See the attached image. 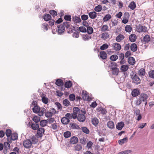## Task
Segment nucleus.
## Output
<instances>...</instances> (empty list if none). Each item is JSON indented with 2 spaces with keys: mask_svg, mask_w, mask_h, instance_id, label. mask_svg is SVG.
I'll return each mask as SVG.
<instances>
[{
  "mask_svg": "<svg viewBox=\"0 0 154 154\" xmlns=\"http://www.w3.org/2000/svg\"><path fill=\"white\" fill-rule=\"evenodd\" d=\"M73 119H76L77 117V115L81 113H84V114H86V112L85 111H83L80 110L78 107H75L73 109Z\"/></svg>",
  "mask_w": 154,
  "mask_h": 154,
  "instance_id": "f257e3e1",
  "label": "nucleus"
},
{
  "mask_svg": "<svg viewBox=\"0 0 154 154\" xmlns=\"http://www.w3.org/2000/svg\"><path fill=\"white\" fill-rule=\"evenodd\" d=\"M136 31L139 32H145L147 31V28L146 27L140 24L136 25Z\"/></svg>",
  "mask_w": 154,
  "mask_h": 154,
  "instance_id": "f03ea898",
  "label": "nucleus"
},
{
  "mask_svg": "<svg viewBox=\"0 0 154 154\" xmlns=\"http://www.w3.org/2000/svg\"><path fill=\"white\" fill-rule=\"evenodd\" d=\"M56 111L54 108H52L45 113V116L46 117L50 118L52 117L54 114L56 113Z\"/></svg>",
  "mask_w": 154,
  "mask_h": 154,
  "instance_id": "7ed1b4c3",
  "label": "nucleus"
},
{
  "mask_svg": "<svg viewBox=\"0 0 154 154\" xmlns=\"http://www.w3.org/2000/svg\"><path fill=\"white\" fill-rule=\"evenodd\" d=\"M23 144L24 147L27 149L30 148L32 145L31 140L29 139L24 140L23 142Z\"/></svg>",
  "mask_w": 154,
  "mask_h": 154,
  "instance_id": "20e7f679",
  "label": "nucleus"
},
{
  "mask_svg": "<svg viewBox=\"0 0 154 154\" xmlns=\"http://www.w3.org/2000/svg\"><path fill=\"white\" fill-rule=\"evenodd\" d=\"M131 78L132 79L133 82L136 83V84H139L140 82V80L138 76L136 74H134L131 75Z\"/></svg>",
  "mask_w": 154,
  "mask_h": 154,
  "instance_id": "39448f33",
  "label": "nucleus"
},
{
  "mask_svg": "<svg viewBox=\"0 0 154 154\" xmlns=\"http://www.w3.org/2000/svg\"><path fill=\"white\" fill-rule=\"evenodd\" d=\"M82 97L85 100L89 101L91 100V98L89 96L88 93L86 91H83Z\"/></svg>",
  "mask_w": 154,
  "mask_h": 154,
  "instance_id": "423d86ee",
  "label": "nucleus"
},
{
  "mask_svg": "<svg viewBox=\"0 0 154 154\" xmlns=\"http://www.w3.org/2000/svg\"><path fill=\"white\" fill-rule=\"evenodd\" d=\"M84 113H80L77 116V119L80 122H84L85 121L86 117Z\"/></svg>",
  "mask_w": 154,
  "mask_h": 154,
  "instance_id": "0eeeda50",
  "label": "nucleus"
},
{
  "mask_svg": "<svg viewBox=\"0 0 154 154\" xmlns=\"http://www.w3.org/2000/svg\"><path fill=\"white\" fill-rule=\"evenodd\" d=\"M57 32L58 34L61 35L64 32L65 29L63 25H60L59 26H57Z\"/></svg>",
  "mask_w": 154,
  "mask_h": 154,
  "instance_id": "6e6552de",
  "label": "nucleus"
},
{
  "mask_svg": "<svg viewBox=\"0 0 154 154\" xmlns=\"http://www.w3.org/2000/svg\"><path fill=\"white\" fill-rule=\"evenodd\" d=\"M45 130L43 128H39L37 131V134L39 137H42L44 134Z\"/></svg>",
  "mask_w": 154,
  "mask_h": 154,
  "instance_id": "1a4fd4ad",
  "label": "nucleus"
},
{
  "mask_svg": "<svg viewBox=\"0 0 154 154\" xmlns=\"http://www.w3.org/2000/svg\"><path fill=\"white\" fill-rule=\"evenodd\" d=\"M112 47L113 48V49L116 51H119L121 49V45L119 43H117L113 44Z\"/></svg>",
  "mask_w": 154,
  "mask_h": 154,
  "instance_id": "9d476101",
  "label": "nucleus"
},
{
  "mask_svg": "<svg viewBox=\"0 0 154 154\" xmlns=\"http://www.w3.org/2000/svg\"><path fill=\"white\" fill-rule=\"evenodd\" d=\"M125 18H123L122 22L126 24L128 21V19L129 17V15L128 13H125Z\"/></svg>",
  "mask_w": 154,
  "mask_h": 154,
  "instance_id": "9b49d317",
  "label": "nucleus"
},
{
  "mask_svg": "<svg viewBox=\"0 0 154 154\" xmlns=\"http://www.w3.org/2000/svg\"><path fill=\"white\" fill-rule=\"evenodd\" d=\"M139 94V90L137 88L134 89L131 92L132 95L134 97H135L137 96Z\"/></svg>",
  "mask_w": 154,
  "mask_h": 154,
  "instance_id": "f8f14e48",
  "label": "nucleus"
},
{
  "mask_svg": "<svg viewBox=\"0 0 154 154\" xmlns=\"http://www.w3.org/2000/svg\"><path fill=\"white\" fill-rule=\"evenodd\" d=\"M125 125L124 122H120L117 123L116 125V128L119 130H121Z\"/></svg>",
  "mask_w": 154,
  "mask_h": 154,
  "instance_id": "ddd939ff",
  "label": "nucleus"
},
{
  "mask_svg": "<svg viewBox=\"0 0 154 154\" xmlns=\"http://www.w3.org/2000/svg\"><path fill=\"white\" fill-rule=\"evenodd\" d=\"M100 56L102 59H106L107 57L106 53L104 51H101L100 52Z\"/></svg>",
  "mask_w": 154,
  "mask_h": 154,
  "instance_id": "4468645a",
  "label": "nucleus"
},
{
  "mask_svg": "<svg viewBox=\"0 0 154 154\" xmlns=\"http://www.w3.org/2000/svg\"><path fill=\"white\" fill-rule=\"evenodd\" d=\"M107 125L108 128L111 129H113L114 128V123L112 121H109L108 122Z\"/></svg>",
  "mask_w": 154,
  "mask_h": 154,
  "instance_id": "2eb2a0df",
  "label": "nucleus"
},
{
  "mask_svg": "<svg viewBox=\"0 0 154 154\" xmlns=\"http://www.w3.org/2000/svg\"><path fill=\"white\" fill-rule=\"evenodd\" d=\"M89 17L92 19H94L97 17V13L95 11L90 12L88 14Z\"/></svg>",
  "mask_w": 154,
  "mask_h": 154,
  "instance_id": "dca6fc26",
  "label": "nucleus"
},
{
  "mask_svg": "<svg viewBox=\"0 0 154 154\" xmlns=\"http://www.w3.org/2000/svg\"><path fill=\"white\" fill-rule=\"evenodd\" d=\"M128 62L131 65H133L135 63V61L134 57H130L128 59Z\"/></svg>",
  "mask_w": 154,
  "mask_h": 154,
  "instance_id": "f3484780",
  "label": "nucleus"
},
{
  "mask_svg": "<svg viewBox=\"0 0 154 154\" xmlns=\"http://www.w3.org/2000/svg\"><path fill=\"white\" fill-rule=\"evenodd\" d=\"M141 101H146L147 98V96L146 94H141L140 97L139 98Z\"/></svg>",
  "mask_w": 154,
  "mask_h": 154,
  "instance_id": "a211bd4d",
  "label": "nucleus"
},
{
  "mask_svg": "<svg viewBox=\"0 0 154 154\" xmlns=\"http://www.w3.org/2000/svg\"><path fill=\"white\" fill-rule=\"evenodd\" d=\"M109 37V34L108 32H105L101 34V38L104 40H106Z\"/></svg>",
  "mask_w": 154,
  "mask_h": 154,
  "instance_id": "6ab92c4d",
  "label": "nucleus"
},
{
  "mask_svg": "<svg viewBox=\"0 0 154 154\" xmlns=\"http://www.w3.org/2000/svg\"><path fill=\"white\" fill-rule=\"evenodd\" d=\"M129 39L131 42H134L136 40L137 36L135 34H131L130 35Z\"/></svg>",
  "mask_w": 154,
  "mask_h": 154,
  "instance_id": "aec40b11",
  "label": "nucleus"
},
{
  "mask_svg": "<svg viewBox=\"0 0 154 154\" xmlns=\"http://www.w3.org/2000/svg\"><path fill=\"white\" fill-rule=\"evenodd\" d=\"M31 126V128L33 130H37L38 128L39 125L37 123L32 122Z\"/></svg>",
  "mask_w": 154,
  "mask_h": 154,
  "instance_id": "412c9836",
  "label": "nucleus"
},
{
  "mask_svg": "<svg viewBox=\"0 0 154 154\" xmlns=\"http://www.w3.org/2000/svg\"><path fill=\"white\" fill-rule=\"evenodd\" d=\"M129 68L128 65H122L121 66L120 69L122 72H125L127 71Z\"/></svg>",
  "mask_w": 154,
  "mask_h": 154,
  "instance_id": "4be33fe9",
  "label": "nucleus"
},
{
  "mask_svg": "<svg viewBox=\"0 0 154 154\" xmlns=\"http://www.w3.org/2000/svg\"><path fill=\"white\" fill-rule=\"evenodd\" d=\"M45 95L44 94H42V95L41 96L42 100L44 103L46 104L48 102V99L47 97L45 96Z\"/></svg>",
  "mask_w": 154,
  "mask_h": 154,
  "instance_id": "5701e85b",
  "label": "nucleus"
},
{
  "mask_svg": "<svg viewBox=\"0 0 154 154\" xmlns=\"http://www.w3.org/2000/svg\"><path fill=\"white\" fill-rule=\"evenodd\" d=\"M61 121L63 124L66 125L69 122V120L68 118L64 117L62 119Z\"/></svg>",
  "mask_w": 154,
  "mask_h": 154,
  "instance_id": "b1692460",
  "label": "nucleus"
},
{
  "mask_svg": "<svg viewBox=\"0 0 154 154\" xmlns=\"http://www.w3.org/2000/svg\"><path fill=\"white\" fill-rule=\"evenodd\" d=\"M61 25L63 26V27L64 28L66 27L67 29H70L71 27L70 23L66 21L63 23V24Z\"/></svg>",
  "mask_w": 154,
  "mask_h": 154,
  "instance_id": "393cba45",
  "label": "nucleus"
},
{
  "mask_svg": "<svg viewBox=\"0 0 154 154\" xmlns=\"http://www.w3.org/2000/svg\"><path fill=\"white\" fill-rule=\"evenodd\" d=\"M29 140H31L32 144H36L38 142V139L35 136H33L32 137L30 138Z\"/></svg>",
  "mask_w": 154,
  "mask_h": 154,
  "instance_id": "a878e982",
  "label": "nucleus"
},
{
  "mask_svg": "<svg viewBox=\"0 0 154 154\" xmlns=\"http://www.w3.org/2000/svg\"><path fill=\"white\" fill-rule=\"evenodd\" d=\"M128 138L127 137H126L122 139L119 140L118 142L120 145H122L123 144L127 142L128 141Z\"/></svg>",
  "mask_w": 154,
  "mask_h": 154,
  "instance_id": "bb28decb",
  "label": "nucleus"
},
{
  "mask_svg": "<svg viewBox=\"0 0 154 154\" xmlns=\"http://www.w3.org/2000/svg\"><path fill=\"white\" fill-rule=\"evenodd\" d=\"M130 48L132 51H136L137 48V45L135 43L132 44L130 46Z\"/></svg>",
  "mask_w": 154,
  "mask_h": 154,
  "instance_id": "cd10ccee",
  "label": "nucleus"
},
{
  "mask_svg": "<svg viewBox=\"0 0 154 154\" xmlns=\"http://www.w3.org/2000/svg\"><path fill=\"white\" fill-rule=\"evenodd\" d=\"M125 38V36L121 34L119 35L116 38V40L117 42H120L123 40Z\"/></svg>",
  "mask_w": 154,
  "mask_h": 154,
  "instance_id": "c85d7f7f",
  "label": "nucleus"
},
{
  "mask_svg": "<svg viewBox=\"0 0 154 154\" xmlns=\"http://www.w3.org/2000/svg\"><path fill=\"white\" fill-rule=\"evenodd\" d=\"M9 138L12 140H16L18 138L17 134L16 133H14L13 134H12Z\"/></svg>",
  "mask_w": 154,
  "mask_h": 154,
  "instance_id": "c756f323",
  "label": "nucleus"
},
{
  "mask_svg": "<svg viewBox=\"0 0 154 154\" xmlns=\"http://www.w3.org/2000/svg\"><path fill=\"white\" fill-rule=\"evenodd\" d=\"M78 141V138L76 137H72L70 139V142L72 144H75Z\"/></svg>",
  "mask_w": 154,
  "mask_h": 154,
  "instance_id": "7c9ffc66",
  "label": "nucleus"
},
{
  "mask_svg": "<svg viewBox=\"0 0 154 154\" xmlns=\"http://www.w3.org/2000/svg\"><path fill=\"white\" fill-rule=\"evenodd\" d=\"M46 111V109L44 108H40V111L38 113V115L40 116H42L44 113L45 114Z\"/></svg>",
  "mask_w": 154,
  "mask_h": 154,
  "instance_id": "2f4dec72",
  "label": "nucleus"
},
{
  "mask_svg": "<svg viewBox=\"0 0 154 154\" xmlns=\"http://www.w3.org/2000/svg\"><path fill=\"white\" fill-rule=\"evenodd\" d=\"M112 72L113 75H117L119 73V69L116 67L113 69H112Z\"/></svg>",
  "mask_w": 154,
  "mask_h": 154,
  "instance_id": "473e14b6",
  "label": "nucleus"
},
{
  "mask_svg": "<svg viewBox=\"0 0 154 154\" xmlns=\"http://www.w3.org/2000/svg\"><path fill=\"white\" fill-rule=\"evenodd\" d=\"M128 7L132 10H134L136 7L135 3L134 2H132L129 5Z\"/></svg>",
  "mask_w": 154,
  "mask_h": 154,
  "instance_id": "72a5a7b5",
  "label": "nucleus"
},
{
  "mask_svg": "<svg viewBox=\"0 0 154 154\" xmlns=\"http://www.w3.org/2000/svg\"><path fill=\"white\" fill-rule=\"evenodd\" d=\"M72 20L74 22L76 23H80L81 21V19L80 17L77 16L73 17Z\"/></svg>",
  "mask_w": 154,
  "mask_h": 154,
  "instance_id": "f704fd0d",
  "label": "nucleus"
},
{
  "mask_svg": "<svg viewBox=\"0 0 154 154\" xmlns=\"http://www.w3.org/2000/svg\"><path fill=\"white\" fill-rule=\"evenodd\" d=\"M145 74V70L144 69L141 68L139 71V75L140 76H144Z\"/></svg>",
  "mask_w": 154,
  "mask_h": 154,
  "instance_id": "c9c22d12",
  "label": "nucleus"
},
{
  "mask_svg": "<svg viewBox=\"0 0 154 154\" xmlns=\"http://www.w3.org/2000/svg\"><path fill=\"white\" fill-rule=\"evenodd\" d=\"M56 84L58 86H62L63 85V82L62 80L58 79L56 81Z\"/></svg>",
  "mask_w": 154,
  "mask_h": 154,
  "instance_id": "e433bc0d",
  "label": "nucleus"
},
{
  "mask_svg": "<svg viewBox=\"0 0 154 154\" xmlns=\"http://www.w3.org/2000/svg\"><path fill=\"white\" fill-rule=\"evenodd\" d=\"M40 107L37 106H34V107L32 108L33 111V112L35 113H38L40 111Z\"/></svg>",
  "mask_w": 154,
  "mask_h": 154,
  "instance_id": "4c0bfd02",
  "label": "nucleus"
},
{
  "mask_svg": "<svg viewBox=\"0 0 154 154\" xmlns=\"http://www.w3.org/2000/svg\"><path fill=\"white\" fill-rule=\"evenodd\" d=\"M51 18V16L48 14H45L44 16V19L46 21L50 20Z\"/></svg>",
  "mask_w": 154,
  "mask_h": 154,
  "instance_id": "58836bf2",
  "label": "nucleus"
},
{
  "mask_svg": "<svg viewBox=\"0 0 154 154\" xmlns=\"http://www.w3.org/2000/svg\"><path fill=\"white\" fill-rule=\"evenodd\" d=\"M72 85V83L70 81L66 82L64 84L65 87L67 88H70Z\"/></svg>",
  "mask_w": 154,
  "mask_h": 154,
  "instance_id": "ea45409f",
  "label": "nucleus"
},
{
  "mask_svg": "<svg viewBox=\"0 0 154 154\" xmlns=\"http://www.w3.org/2000/svg\"><path fill=\"white\" fill-rule=\"evenodd\" d=\"M91 122L92 124L95 126L97 125L99 122L98 119L96 118L92 119Z\"/></svg>",
  "mask_w": 154,
  "mask_h": 154,
  "instance_id": "a19ab883",
  "label": "nucleus"
},
{
  "mask_svg": "<svg viewBox=\"0 0 154 154\" xmlns=\"http://www.w3.org/2000/svg\"><path fill=\"white\" fill-rule=\"evenodd\" d=\"M118 58V57L117 55L114 54L111 56L110 57V59L112 61H116Z\"/></svg>",
  "mask_w": 154,
  "mask_h": 154,
  "instance_id": "79ce46f5",
  "label": "nucleus"
},
{
  "mask_svg": "<svg viewBox=\"0 0 154 154\" xmlns=\"http://www.w3.org/2000/svg\"><path fill=\"white\" fill-rule=\"evenodd\" d=\"M71 135V132L69 131L65 132L63 134V135L66 138L70 137Z\"/></svg>",
  "mask_w": 154,
  "mask_h": 154,
  "instance_id": "37998d69",
  "label": "nucleus"
},
{
  "mask_svg": "<svg viewBox=\"0 0 154 154\" xmlns=\"http://www.w3.org/2000/svg\"><path fill=\"white\" fill-rule=\"evenodd\" d=\"M111 18V16L110 14H107L103 18V20L104 21H108Z\"/></svg>",
  "mask_w": 154,
  "mask_h": 154,
  "instance_id": "c03bdc74",
  "label": "nucleus"
},
{
  "mask_svg": "<svg viewBox=\"0 0 154 154\" xmlns=\"http://www.w3.org/2000/svg\"><path fill=\"white\" fill-rule=\"evenodd\" d=\"M82 37L83 40L85 41L88 40L91 38V37L87 34L83 35Z\"/></svg>",
  "mask_w": 154,
  "mask_h": 154,
  "instance_id": "a18cd8bd",
  "label": "nucleus"
},
{
  "mask_svg": "<svg viewBox=\"0 0 154 154\" xmlns=\"http://www.w3.org/2000/svg\"><path fill=\"white\" fill-rule=\"evenodd\" d=\"M102 7L101 5H99L95 7L94 8V10L97 12L100 11L102 10Z\"/></svg>",
  "mask_w": 154,
  "mask_h": 154,
  "instance_id": "49530a36",
  "label": "nucleus"
},
{
  "mask_svg": "<svg viewBox=\"0 0 154 154\" xmlns=\"http://www.w3.org/2000/svg\"><path fill=\"white\" fill-rule=\"evenodd\" d=\"M48 121L46 120H42L40 122V125L42 127H44L46 126Z\"/></svg>",
  "mask_w": 154,
  "mask_h": 154,
  "instance_id": "de8ad7c7",
  "label": "nucleus"
},
{
  "mask_svg": "<svg viewBox=\"0 0 154 154\" xmlns=\"http://www.w3.org/2000/svg\"><path fill=\"white\" fill-rule=\"evenodd\" d=\"M125 30L126 32H130L132 30V27L129 25H127L126 26Z\"/></svg>",
  "mask_w": 154,
  "mask_h": 154,
  "instance_id": "09e8293b",
  "label": "nucleus"
},
{
  "mask_svg": "<svg viewBox=\"0 0 154 154\" xmlns=\"http://www.w3.org/2000/svg\"><path fill=\"white\" fill-rule=\"evenodd\" d=\"M32 119L35 123H37L40 121V117L37 116H34Z\"/></svg>",
  "mask_w": 154,
  "mask_h": 154,
  "instance_id": "8fccbe9b",
  "label": "nucleus"
},
{
  "mask_svg": "<svg viewBox=\"0 0 154 154\" xmlns=\"http://www.w3.org/2000/svg\"><path fill=\"white\" fill-rule=\"evenodd\" d=\"M87 32L88 34H91L93 32V29L91 26H88L87 28Z\"/></svg>",
  "mask_w": 154,
  "mask_h": 154,
  "instance_id": "3c124183",
  "label": "nucleus"
},
{
  "mask_svg": "<svg viewBox=\"0 0 154 154\" xmlns=\"http://www.w3.org/2000/svg\"><path fill=\"white\" fill-rule=\"evenodd\" d=\"M82 147L80 144H77L74 147L75 149L77 151H79L82 149Z\"/></svg>",
  "mask_w": 154,
  "mask_h": 154,
  "instance_id": "603ef678",
  "label": "nucleus"
},
{
  "mask_svg": "<svg viewBox=\"0 0 154 154\" xmlns=\"http://www.w3.org/2000/svg\"><path fill=\"white\" fill-rule=\"evenodd\" d=\"M82 131L87 134L89 133V131L86 127H82Z\"/></svg>",
  "mask_w": 154,
  "mask_h": 154,
  "instance_id": "864d4df0",
  "label": "nucleus"
},
{
  "mask_svg": "<svg viewBox=\"0 0 154 154\" xmlns=\"http://www.w3.org/2000/svg\"><path fill=\"white\" fill-rule=\"evenodd\" d=\"M108 47L109 46L107 44H104L100 46V49L101 50H104L108 48Z\"/></svg>",
  "mask_w": 154,
  "mask_h": 154,
  "instance_id": "5fc2aeb1",
  "label": "nucleus"
},
{
  "mask_svg": "<svg viewBox=\"0 0 154 154\" xmlns=\"http://www.w3.org/2000/svg\"><path fill=\"white\" fill-rule=\"evenodd\" d=\"M150 38L149 36L148 35H146L143 38L144 41L146 42H148L150 40Z\"/></svg>",
  "mask_w": 154,
  "mask_h": 154,
  "instance_id": "6e6d98bb",
  "label": "nucleus"
},
{
  "mask_svg": "<svg viewBox=\"0 0 154 154\" xmlns=\"http://www.w3.org/2000/svg\"><path fill=\"white\" fill-rule=\"evenodd\" d=\"M49 13L54 17L56 16L57 15V12L53 10H51L49 11Z\"/></svg>",
  "mask_w": 154,
  "mask_h": 154,
  "instance_id": "4d7b16f0",
  "label": "nucleus"
},
{
  "mask_svg": "<svg viewBox=\"0 0 154 154\" xmlns=\"http://www.w3.org/2000/svg\"><path fill=\"white\" fill-rule=\"evenodd\" d=\"M6 134L8 139V138L10 137L12 134L11 131L10 129L7 130L6 131Z\"/></svg>",
  "mask_w": 154,
  "mask_h": 154,
  "instance_id": "13d9d810",
  "label": "nucleus"
},
{
  "mask_svg": "<svg viewBox=\"0 0 154 154\" xmlns=\"http://www.w3.org/2000/svg\"><path fill=\"white\" fill-rule=\"evenodd\" d=\"M63 105L65 106H67L70 105V102L69 100L67 99H65L63 101Z\"/></svg>",
  "mask_w": 154,
  "mask_h": 154,
  "instance_id": "bf43d9fd",
  "label": "nucleus"
},
{
  "mask_svg": "<svg viewBox=\"0 0 154 154\" xmlns=\"http://www.w3.org/2000/svg\"><path fill=\"white\" fill-rule=\"evenodd\" d=\"M117 66L116 63L114 62H111L110 65H109V67L111 69H113Z\"/></svg>",
  "mask_w": 154,
  "mask_h": 154,
  "instance_id": "052dcab7",
  "label": "nucleus"
},
{
  "mask_svg": "<svg viewBox=\"0 0 154 154\" xmlns=\"http://www.w3.org/2000/svg\"><path fill=\"white\" fill-rule=\"evenodd\" d=\"M149 77L154 78V70H150L149 73Z\"/></svg>",
  "mask_w": 154,
  "mask_h": 154,
  "instance_id": "680f3d73",
  "label": "nucleus"
},
{
  "mask_svg": "<svg viewBox=\"0 0 154 154\" xmlns=\"http://www.w3.org/2000/svg\"><path fill=\"white\" fill-rule=\"evenodd\" d=\"M131 150H126L119 152L118 154H128L131 152Z\"/></svg>",
  "mask_w": 154,
  "mask_h": 154,
  "instance_id": "e2e57ef3",
  "label": "nucleus"
},
{
  "mask_svg": "<svg viewBox=\"0 0 154 154\" xmlns=\"http://www.w3.org/2000/svg\"><path fill=\"white\" fill-rule=\"evenodd\" d=\"M50 127L52 128L54 130H56L57 129V125L56 122L52 123Z\"/></svg>",
  "mask_w": 154,
  "mask_h": 154,
  "instance_id": "0e129e2a",
  "label": "nucleus"
},
{
  "mask_svg": "<svg viewBox=\"0 0 154 154\" xmlns=\"http://www.w3.org/2000/svg\"><path fill=\"white\" fill-rule=\"evenodd\" d=\"M71 128L73 129H80V127L79 125H76L74 123L72 124L71 125Z\"/></svg>",
  "mask_w": 154,
  "mask_h": 154,
  "instance_id": "69168bd1",
  "label": "nucleus"
},
{
  "mask_svg": "<svg viewBox=\"0 0 154 154\" xmlns=\"http://www.w3.org/2000/svg\"><path fill=\"white\" fill-rule=\"evenodd\" d=\"M80 31L81 32H85L87 30L83 26H80L79 28Z\"/></svg>",
  "mask_w": 154,
  "mask_h": 154,
  "instance_id": "338daca9",
  "label": "nucleus"
},
{
  "mask_svg": "<svg viewBox=\"0 0 154 154\" xmlns=\"http://www.w3.org/2000/svg\"><path fill=\"white\" fill-rule=\"evenodd\" d=\"M69 99L70 101H73L75 99V95L73 94H70L69 96Z\"/></svg>",
  "mask_w": 154,
  "mask_h": 154,
  "instance_id": "774afa93",
  "label": "nucleus"
}]
</instances>
